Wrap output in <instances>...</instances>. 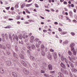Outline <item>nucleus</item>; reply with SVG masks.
<instances>
[{"instance_id":"9","label":"nucleus","mask_w":77,"mask_h":77,"mask_svg":"<svg viewBox=\"0 0 77 77\" xmlns=\"http://www.w3.org/2000/svg\"><path fill=\"white\" fill-rule=\"evenodd\" d=\"M48 67L49 68V70L51 71L53 69V66L51 64H49L48 65Z\"/></svg>"},{"instance_id":"43","label":"nucleus","mask_w":77,"mask_h":77,"mask_svg":"<svg viewBox=\"0 0 77 77\" xmlns=\"http://www.w3.org/2000/svg\"><path fill=\"white\" fill-rule=\"evenodd\" d=\"M19 44H21L22 45H23V44H24V42H23V41H22V40L21 41V42H20V41H19Z\"/></svg>"},{"instance_id":"20","label":"nucleus","mask_w":77,"mask_h":77,"mask_svg":"<svg viewBox=\"0 0 77 77\" xmlns=\"http://www.w3.org/2000/svg\"><path fill=\"white\" fill-rule=\"evenodd\" d=\"M45 53L46 54H49L48 53V48H45Z\"/></svg>"},{"instance_id":"37","label":"nucleus","mask_w":77,"mask_h":77,"mask_svg":"<svg viewBox=\"0 0 77 77\" xmlns=\"http://www.w3.org/2000/svg\"><path fill=\"white\" fill-rule=\"evenodd\" d=\"M6 46L7 47V48H10V45H9V44H7L6 45Z\"/></svg>"},{"instance_id":"26","label":"nucleus","mask_w":77,"mask_h":77,"mask_svg":"<svg viewBox=\"0 0 77 77\" xmlns=\"http://www.w3.org/2000/svg\"><path fill=\"white\" fill-rule=\"evenodd\" d=\"M5 38L6 39H9V38L8 37V35L7 33H5Z\"/></svg>"},{"instance_id":"56","label":"nucleus","mask_w":77,"mask_h":77,"mask_svg":"<svg viewBox=\"0 0 77 77\" xmlns=\"http://www.w3.org/2000/svg\"><path fill=\"white\" fill-rule=\"evenodd\" d=\"M68 57L70 61H71L72 60V58H71V57H70V56H69Z\"/></svg>"},{"instance_id":"52","label":"nucleus","mask_w":77,"mask_h":77,"mask_svg":"<svg viewBox=\"0 0 77 77\" xmlns=\"http://www.w3.org/2000/svg\"><path fill=\"white\" fill-rule=\"evenodd\" d=\"M41 60H38L37 61V62L39 64H40V63H41Z\"/></svg>"},{"instance_id":"4","label":"nucleus","mask_w":77,"mask_h":77,"mask_svg":"<svg viewBox=\"0 0 77 77\" xmlns=\"http://www.w3.org/2000/svg\"><path fill=\"white\" fill-rule=\"evenodd\" d=\"M21 63H22V64L24 66H25V67H27V64L25 62H24L23 60H22L21 61Z\"/></svg>"},{"instance_id":"3","label":"nucleus","mask_w":77,"mask_h":77,"mask_svg":"<svg viewBox=\"0 0 77 77\" xmlns=\"http://www.w3.org/2000/svg\"><path fill=\"white\" fill-rule=\"evenodd\" d=\"M23 71L25 74H26V75H28L29 74V71L28 70L26 69H23Z\"/></svg>"},{"instance_id":"53","label":"nucleus","mask_w":77,"mask_h":77,"mask_svg":"<svg viewBox=\"0 0 77 77\" xmlns=\"http://www.w3.org/2000/svg\"><path fill=\"white\" fill-rule=\"evenodd\" d=\"M15 38L17 41H18V36H16Z\"/></svg>"},{"instance_id":"57","label":"nucleus","mask_w":77,"mask_h":77,"mask_svg":"<svg viewBox=\"0 0 77 77\" xmlns=\"http://www.w3.org/2000/svg\"><path fill=\"white\" fill-rule=\"evenodd\" d=\"M58 30H59V32H62V29L60 28H58Z\"/></svg>"},{"instance_id":"22","label":"nucleus","mask_w":77,"mask_h":77,"mask_svg":"<svg viewBox=\"0 0 77 77\" xmlns=\"http://www.w3.org/2000/svg\"><path fill=\"white\" fill-rule=\"evenodd\" d=\"M31 47L33 50H34L36 49V47L34 45H31Z\"/></svg>"},{"instance_id":"21","label":"nucleus","mask_w":77,"mask_h":77,"mask_svg":"<svg viewBox=\"0 0 77 77\" xmlns=\"http://www.w3.org/2000/svg\"><path fill=\"white\" fill-rule=\"evenodd\" d=\"M44 50L41 51V54L43 56H45V52L44 51Z\"/></svg>"},{"instance_id":"1","label":"nucleus","mask_w":77,"mask_h":77,"mask_svg":"<svg viewBox=\"0 0 77 77\" xmlns=\"http://www.w3.org/2000/svg\"><path fill=\"white\" fill-rule=\"evenodd\" d=\"M75 45V43H72L70 44L69 47L71 48V51H73V50H75L74 47Z\"/></svg>"},{"instance_id":"60","label":"nucleus","mask_w":77,"mask_h":77,"mask_svg":"<svg viewBox=\"0 0 77 77\" xmlns=\"http://www.w3.org/2000/svg\"><path fill=\"white\" fill-rule=\"evenodd\" d=\"M5 9H7V10H9V9H10V7H6L5 8Z\"/></svg>"},{"instance_id":"11","label":"nucleus","mask_w":77,"mask_h":77,"mask_svg":"<svg viewBox=\"0 0 77 77\" xmlns=\"http://www.w3.org/2000/svg\"><path fill=\"white\" fill-rule=\"evenodd\" d=\"M54 58L55 60L57 59V53L56 52H55L53 54Z\"/></svg>"},{"instance_id":"29","label":"nucleus","mask_w":77,"mask_h":77,"mask_svg":"<svg viewBox=\"0 0 77 77\" xmlns=\"http://www.w3.org/2000/svg\"><path fill=\"white\" fill-rule=\"evenodd\" d=\"M67 32H61L60 33L61 35H65V34H66Z\"/></svg>"},{"instance_id":"8","label":"nucleus","mask_w":77,"mask_h":77,"mask_svg":"<svg viewBox=\"0 0 77 77\" xmlns=\"http://www.w3.org/2000/svg\"><path fill=\"white\" fill-rule=\"evenodd\" d=\"M29 59L31 60V61H33L35 60V57L33 56H30L29 57Z\"/></svg>"},{"instance_id":"16","label":"nucleus","mask_w":77,"mask_h":77,"mask_svg":"<svg viewBox=\"0 0 77 77\" xmlns=\"http://www.w3.org/2000/svg\"><path fill=\"white\" fill-rule=\"evenodd\" d=\"M19 56L22 59H24V55L21 54H20Z\"/></svg>"},{"instance_id":"27","label":"nucleus","mask_w":77,"mask_h":77,"mask_svg":"<svg viewBox=\"0 0 77 77\" xmlns=\"http://www.w3.org/2000/svg\"><path fill=\"white\" fill-rule=\"evenodd\" d=\"M68 53L69 56H71V55L72 54V52H71L70 51H69L68 52Z\"/></svg>"},{"instance_id":"63","label":"nucleus","mask_w":77,"mask_h":77,"mask_svg":"<svg viewBox=\"0 0 77 77\" xmlns=\"http://www.w3.org/2000/svg\"><path fill=\"white\" fill-rule=\"evenodd\" d=\"M61 67H62V68H64V69H65V64H64Z\"/></svg>"},{"instance_id":"33","label":"nucleus","mask_w":77,"mask_h":77,"mask_svg":"<svg viewBox=\"0 0 77 77\" xmlns=\"http://www.w3.org/2000/svg\"><path fill=\"white\" fill-rule=\"evenodd\" d=\"M41 49L40 48H38L37 49H36V50L38 51V52H39V51H40Z\"/></svg>"},{"instance_id":"48","label":"nucleus","mask_w":77,"mask_h":77,"mask_svg":"<svg viewBox=\"0 0 77 77\" xmlns=\"http://www.w3.org/2000/svg\"><path fill=\"white\" fill-rule=\"evenodd\" d=\"M35 39L34 38V36H32L31 37V40H33Z\"/></svg>"},{"instance_id":"12","label":"nucleus","mask_w":77,"mask_h":77,"mask_svg":"<svg viewBox=\"0 0 77 77\" xmlns=\"http://www.w3.org/2000/svg\"><path fill=\"white\" fill-rule=\"evenodd\" d=\"M72 71L74 73H77V70L75 68H73L71 69Z\"/></svg>"},{"instance_id":"38","label":"nucleus","mask_w":77,"mask_h":77,"mask_svg":"<svg viewBox=\"0 0 77 77\" xmlns=\"http://www.w3.org/2000/svg\"><path fill=\"white\" fill-rule=\"evenodd\" d=\"M44 75L45 77H49V76H48V74L45 73L44 74Z\"/></svg>"},{"instance_id":"41","label":"nucleus","mask_w":77,"mask_h":77,"mask_svg":"<svg viewBox=\"0 0 77 77\" xmlns=\"http://www.w3.org/2000/svg\"><path fill=\"white\" fill-rule=\"evenodd\" d=\"M27 48L29 49V50H30V51H31L32 50V49H31V47L30 46H29L27 47Z\"/></svg>"},{"instance_id":"17","label":"nucleus","mask_w":77,"mask_h":77,"mask_svg":"<svg viewBox=\"0 0 77 77\" xmlns=\"http://www.w3.org/2000/svg\"><path fill=\"white\" fill-rule=\"evenodd\" d=\"M69 15L71 18H72L73 17V14L72 12L71 11H70L69 12Z\"/></svg>"},{"instance_id":"24","label":"nucleus","mask_w":77,"mask_h":77,"mask_svg":"<svg viewBox=\"0 0 77 77\" xmlns=\"http://www.w3.org/2000/svg\"><path fill=\"white\" fill-rule=\"evenodd\" d=\"M73 54L74 56H76V54H77V51H75V50H74L73 51Z\"/></svg>"},{"instance_id":"13","label":"nucleus","mask_w":77,"mask_h":77,"mask_svg":"<svg viewBox=\"0 0 77 77\" xmlns=\"http://www.w3.org/2000/svg\"><path fill=\"white\" fill-rule=\"evenodd\" d=\"M12 75L14 77H17V74L15 72H12Z\"/></svg>"},{"instance_id":"58","label":"nucleus","mask_w":77,"mask_h":77,"mask_svg":"<svg viewBox=\"0 0 77 77\" xmlns=\"http://www.w3.org/2000/svg\"><path fill=\"white\" fill-rule=\"evenodd\" d=\"M64 72L66 74H67V75H68V73L67 71L66 70L65 71H64Z\"/></svg>"},{"instance_id":"7","label":"nucleus","mask_w":77,"mask_h":77,"mask_svg":"<svg viewBox=\"0 0 77 77\" xmlns=\"http://www.w3.org/2000/svg\"><path fill=\"white\" fill-rule=\"evenodd\" d=\"M14 61L15 62H18V55H16L14 57Z\"/></svg>"},{"instance_id":"40","label":"nucleus","mask_w":77,"mask_h":77,"mask_svg":"<svg viewBox=\"0 0 77 77\" xmlns=\"http://www.w3.org/2000/svg\"><path fill=\"white\" fill-rule=\"evenodd\" d=\"M69 74L70 76L71 77H72V74L71 73V71H69Z\"/></svg>"},{"instance_id":"28","label":"nucleus","mask_w":77,"mask_h":77,"mask_svg":"<svg viewBox=\"0 0 77 77\" xmlns=\"http://www.w3.org/2000/svg\"><path fill=\"white\" fill-rule=\"evenodd\" d=\"M15 48L16 51L17 52L18 51V47H17V46H15Z\"/></svg>"},{"instance_id":"15","label":"nucleus","mask_w":77,"mask_h":77,"mask_svg":"<svg viewBox=\"0 0 77 77\" xmlns=\"http://www.w3.org/2000/svg\"><path fill=\"white\" fill-rule=\"evenodd\" d=\"M60 77H64V75L61 72H59L58 73Z\"/></svg>"},{"instance_id":"10","label":"nucleus","mask_w":77,"mask_h":77,"mask_svg":"<svg viewBox=\"0 0 77 77\" xmlns=\"http://www.w3.org/2000/svg\"><path fill=\"white\" fill-rule=\"evenodd\" d=\"M47 57L49 60H51L52 59V57H51V55H50L49 54H48L47 55Z\"/></svg>"},{"instance_id":"34","label":"nucleus","mask_w":77,"mask_h":77,"mask_svg":"<svg viewBox=\"0 0 77 77\" xmlns=\"http://www.w3.org/2000/svg\"><path fill=\"white\" fill-rule=\"evenodd\" d=\"M60 71L61 72H62L63 73H64V72H65V69H61Z\"/></svg>"},{"instance_id":"5","label":"nucleus","mask_w":77,"mask_h":77,"mask_svg":"<svg viewBox=\"0 0 77 77\" xmlns=\"http://www.w3.org/2000/svg\"><path fill=\"white\" fill-rule=\"evenodd\" d=\"M0 48L3 49V50H7V49H6V47L5 45H2V44H0Z\"/></svg>"},{"instance_id":"51","label":"nucleus","mask_w":77,"mask_h":77,"mask_svg":"<svg viewBox=\"0 0 77 77\" xmlns=\"http://www.w3.org/2000/svg\"><path fill=\"white\" fill-rule=\"evenodd\" d=\"M72 59H73V60H75V59H76L75 57V56H73L72 57Z\"/></svg>"},{"instance_id":"59","label":"nucleus","mask_w":77,"mask_h":77,"mask_svg":"<svg viewBox=\"0 0 77 77\" xmlns=\"http://www.w3.org/2000/svg\"><path fill=\"white\" fill-rule=\"evenodd\" d=\"M19 38L20 39H22V37H21V35L19 36Z\"/></svg>"},{"instance_id":"54","label":"nucleus","mask_w":77,"mask_h":77,"mask_svg":"<svg viewBox=\"0 0 77 77\" xmlns=\"http://www.w3.org/2000/svg\"><path fill=\"white\" fill-rule=\"evenodd\" d=\"M35 6L36 8H39V6H38V4H35Z\"/></svg>"},{"instance_id":"39","label":"nucleus","mask_w":77,"mask_h":77,"mask_svg":"<svg viewBox=\"0 0 77 77\" xmlns=\"http://www.w3.org/2000/svg\"><path fill=\"white\" fill-rule=\"evenodd\" d=\"M9 39H10L11 40H12V36H11L10 34L9 35Z\"/></svg>"},{"instance_id":"18","label":"nucleus","mask_w":77,"mask_h":77,"mask_svg":"<svg viewBox=\"0 0 77 77\" xmlns=\"http://www.w3.org/2000/svg\"><path fill=\"white\" fill-rule=\"evenodd\" d=\"M69 64H70V65L72 68H74V64L72 63L71 62L69 61Z\"/></svg>"},{"instance_id":"31","label":"nucleus","mask_w":77,"mask_h":77,"mask_svg":"<svg viewBox=\"0 0 77 77\" xmlns=\"http://www.w3.org/2000/svg\"><path fill=\"white\" fill-rule=\"evenodd\" d=\"M50 73L51 74H54L55 73V71L54 70V71H50Z\"/></svg>"},{"instance_id":"62","label":"nucleus","mask_w":77,"mask_h":77,"mask_svg":"<svg viewBox=\"0 0 77 77\" xmlns=\"http://www.w3.org/2000/svg\"><path fill=\"white\" fill-rule=\"evenodd\" d=\"M43 32L44 33H46V32H47V30L44 29L43 30Z\"/></svg>"},{"instance_id":"44","label":"nucleus","mask_w":77,"mask_h":77,"mask_svg":"<svg viewBox=\"0 0 77 77\" xmlns=\"http://www.w3.org/2000/svg\"><path fill=\"white\" fill-rule=\"evenodd\" d=\"M32 65L33 66H36L37 65V64L36 63H32Z\"/></svg>"},{"instance_id":"35","label":"nucleus","mask_w":77,"mask_h":77,"mask_svg":"<svg viewBox=\"0 0 77 77\" xmlns=\"http://www.w3.org/2000/svg\"><path fill=\"white\" fill-rule=\"evenodd\" d=\"M26 33V32H25L23 33V35L22 36V37L23 38V39H25V36H26L25 34Z\"/></svg>"},{"instance_id":"55","label":"nucleus","mask_w":77,"mask_h":77,"mask_svg":"<svg viewBox=\"0 0 77 77\" xmlns=\"http://www.w3.org/2000/svg\"><path fill=\"white\" fill-rule=\"evenodd\" d=\"M64 64L63 62L61 63L60 64V66L61 67L64 65Z\"/></svg>"},{"instance_id":"36","label":"nucleus","mask_w":77,"mask_h":77,"mask_svg":"<svg viewBox=\"0 0 77 77\" xmlns=\"http://www.w3.org/2000/svg\"><path fill=\"white\" fill-rule=\"evenodd\" d=\"M13 55L14 56V57H15V56H16L17 55V54H16V53H15V52H13Z\"/></svg>"},{"instance_id":"25","label":"nucleus","mask_w":77,"mask_h":77,"mask_svg":"<svg viewBox=\"0 0 77 77\" xmlns=\"http://www.w3.org/2000/svg\"><path fill=\"white\" fill-rule=\"evenodd\" d=\"M25 6H26V4L25 3L23 4L21 6V9H23V8H24V7H25Z\"/></svg>"},{"instance_id":"23","label":"nucleus","mask_w":77,"mask_h":77,"mask_svg":"<svg viewBox=\"0 0 77 77\" xmlns=\"http://www.w3.org/2000/svg\"><path fill=\"white\" fill-rule=\"evenodd\" d=\"M68 44V41L67 40H66L65 42H63V45H66V44Z\"/></svg>"},{"instance_id":"64","label":"nucleus","mask_w":77,"mask_h":77,"mask_svg":"<svg viewBox=\"0 0 77 77\" xmlns=\"http://www.w3.org/2000/svg\"><path fill=\"white\" fill-rule=\"evenodd\" d=\"M7 54H8V55H10V54H11V53L9 52H7Z\"/></svg>"},{"instance_id":"49","label":"nucleus","mask_w":77,"mask_h":77,"mask_svg":"<svg viewBox=\"0 0 77 77\" xmlns=\"http://www.w3.org/2000/svg\"><path fill=\"white\" fill-rule=\"evenodd\" d=\"M43 66H46V65H47V63H43Z\"/></svg>"},{"instance_id":"50","label":"nucleus","mask_w":77,"mask_h":77,"mask_svg":"<svg viewBox=\"0 0 77 77\" xmlns=\"http://www.w3.org/2000/svg\"><path fill=\"white\" fill-rule=\"evenodd\" d=\"M71 35H72V36H73L75 35V33L72 32H71Z\"/></svg>"},{"instance_id":"6","label":"nucleus","mask_w":77,"mask_h":77,"mask_svg":"<svg viewBox=\"0 0 77 77\" xmlns=\"http://www.w3.org/2000/svg\"><path fill=\"white\" fill-rule=\"evenodd\" d=\"M4 72H5L4 69L2 67H0V73L1 74H4Z\"/></svg>"},{"instance_id":"14","label":"nucleus","mask_w":77,"mask_h":77,"mask_svg":"<svg viewBox=\"0 0 77 77\" xmlns=\"http://www.w3.org/2000/svg\"><path fill=\"white\" fill-rule=\"evenodd\" d=\"M41 51L44 50V48H45V46L44 45L42 44L41 46Z\"/></svg>"},{"instance_id":"19","label":"nucleus","mask_w":77,"mask_h":77,"mask_svg":"<svg viewBox=\"0 0 77 77\" xmlns=\"http://www.w3.org/2000/svg\"><path fill=\"white\" fill-rule=\"evenodd\" d=\"M27 53L28 56H30L31 54V52L29 50H28L27 51Z\"/></svg>"},{"instance_id":"61","label":"nucleus","mask_w":77,"mask_h":77,"mask_svg":"<svg viewBox=\"0 0 77 77\" xmlns=\"http://www.w3.org/2000/svg\"><path fill=\"white\" fill-rule=\"evenodd\" d=\"M63 4L64 5H67V2L66 1H64L63 2Z\"/></svg>"},{"instance_id":"46","label":"nucleus","mask_w":77,"mask_h":77,"mask_svg":"<svg viewBox=\"0 0 77 77\" xmlns=\"http://www.w3.org/2000/svg\"><path fill=\"white\" fill-rule=\"evenodd\" d=\"M61 60H62L63 61H64V57H63V56L61 57Z\"/></svg>"},{"instance_id":"32","label":"nucleus","mask_w":77,"mask_h":77,"mask_svg":"<svg viewBox=\"0 0 77 77\" xmlns=\"http://www.w3.org/2000/svg\"><path fill=\"white\" fill-rule=\"evenodd\" d=\"M32 5H33V3H31L30 4H27L26 5V7H29V6H30Z\"/></svg>"},{"instance_id":"45","label":"nucleus","mask_w":77,"mask_h":77,"mask_svg":"<svg viewBox=\"0 0 77 77\" xmlns=\"http://www.w3.org/2000/svg\"><path fill=\"white\" fill-rule=\"evenodd\" d=\"M36 47L37 48H39V45L36 44H35Z\"/></svg>"},{"instance_id":"30","label":"nucleus","mask_w":77,"mask_h":77,"mask_svg":"<svg viewBox=\"0 0 77 77\" xmlns=\"http://www.w3.org/2000/svg\"><path fill=\"white\" fill-rule=\"evenodd\" d=\"M39 41V39L38 38H35V42H38V41Z\"/></svg>"},{"instance_id":"42","label":"nucleus","mask_w":77,"mask_h":77,"mask_svg":"<svg viewBox=\"0 0 77 77\" xmlns=\"http://www.w3.org/2000/svg\"><path fill=\"white\" fill-rule=\"evenodd\" d=\"M15 9H17V8H18V4H17L15 6Z\"/></svg>"},{"instance_id":"47","label":"nucleus","mask_w":77,"mask_h":77,"mask_svg":"<svg viewBox=\"0 0 77 77\" xmlns=\"http://www.w3.org/2000/svg\"><path fill=\"white\" fill-rule=\"evenodd\" d=\"M45 72L43 70H41V73L44 74Z\"/></svg>"},{"instance_id":"2","label":"nucleus","mask_w":77,"mask_h":77,"mask_svg":"<svg viewBox=\"0 0 77 77\" xmlns=\"http://www.w3.org/2000/svg\"><path fill=\"white\" fill-rule=\"evenodd\" d=\"M6 63L7 66H12V64L11 61L8 60L6 61Z\"/></svg>"}]
</instances>
